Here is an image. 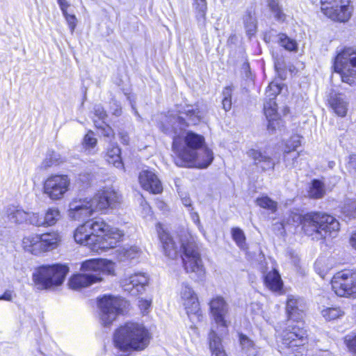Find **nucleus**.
Wrapping results in <instances>:
<instances>
[{
  "mask_svg": "<svg viewBox=\"0 0 356 356\" xmlns=\"http://www.w3.org/2000/svg\"><path fill=\"white\" fill-rule=\"evenodd\" d=\"M202 118V113L197 108L187 105L176 113L169 111L159 122V129L173 138L172 149L177 155L175 163L177 166L206 168L213 161L212 151L202 147L204 143L202 136L188 132L183 145L180 144V138L177 137L182 129L197 124Z\"/></svg>",
  "mask_w": 356,
  "mask_h": 356,
  "instance_id": "obj_1",
  "label": "nucleus"
},
{
  "mask_svg": "<svg viewBox=\"0 0 356 356\" xmlns=\"http://www.w3.org/2000/svg\"><path fill=\"white\" fill-rule=\"evenodd\" d=\"M28 219L26 222H29L31 225L37 227H44L42 222V216H40L38 213H28Z\"/></svg>",
  "mask_w": 356,
  "mask_h": 356,
  "instance_id": "obj_44",
  "label": "nucleus"
},
{
  "mask_svg": "<svg viewBox=\"0 0 356 356\" xmlns=\"http://www.w3.org/2000/svg\"><path fill=\"white\" fill-rule=\"evenodd\" d=\"M95 115L98 117L99 120H104L107 116L104 108L100 105H97L94 108Z\"/></svg>",
  "mask_w": 356,
  "mask_h": 356,
  "instance_id": "obj_50",
  "label": "nucleus"
},
{
  "mask_svg": "<svg viewBox=\"0 0 356 356\" xmlns=\"http://www.w3.org/2000/svg\"><path fill=\"white\" fill-rule=\"evenodd\" d=\"M70 179L65 175H51L44 182V193L52 200H61L70 189Z\"/></svg>",
  "mask_w": 356,
  "mask_h": 356,
  "instance_id": "obj_14",
  "label": "nucleus"
},
{
  "mask_svg": "<svg viewBox=\"0 0 356 356\" xmlns=\"http://www.w3.org/2000/svg\"><path fill=\"white\" fill-rule=\"evenodd\" d=\"M210 309L216 323L221 326L227 327V323L225 319L228 313L229 307L223 298L217 296L210 301Z\"/></svg>",
  "mask_w": 356,
  "mask_h": 356,
  "instance_id": "obj_17",
  "label": "nucleus"
},
{
  "mask_svg": "<svg viewBox=\"0 0 356 356\" xmlns=\"http://www.w3.org/2000/svg\"><path fill=\"white\" fill-rule=\"evenodd\" d=\"M280 86L275 82H271L266 91V97L268 99H275V97L280 92Z\"/></svg>",
  "mask_w": 356,
  "mask_h": 356,
  "instance_id": "obj_42",
  "label": "nucleus"
},
{
  "mask_svg": "<svg viewBox=\"0 0 356 356\" xmlns=\"http://www.w3.org/2000/svg\"><path fill=\"white\" fill-rule=\"evenodd\" d=\"M120 200V195L113 188H104L92 198L73 200L69 204L68 216L74 220H81L96 211L115 207Z\"/></svg>",
  "mask_w": 356,
  "mask_h": 356,
  "instance_id": "obj_4",
  "label": "nucleus"
},
{
  "mask_svg": "<svg viewBox=\"0 0 356 356\" xmlns=\"http://www.w3.org/2000/svg\"><path fill=\"white\" fill-rule=\"evenodd\" d=\"M13 291L10 290H6L4 293L0 296V300L12 301Z\"/></svg>",
  "mask_w": 356,
  "mask_h": 356,
  "instance_id": "obj_54",
  "label": "nucleus"
},
{
  "mask_svg": "<svg viewBox=\"0 0 356 356\" xmlns=\"http://www.w3.org/2000/svg\"><path fill=\"white\" fill-rule=\"evenodd\" d=\"M234 39H236V35H231V36L229 38V39H228V42H233Z\"/></svg>",
  "mask_w": 356,
  "mask_h": 356,
  "instance_id": "obj_62",
  "label": "nucleus"
},
{
  "mask_svg": "<svg viewBox=\"0 0 356 356\" xmlns=\"http://www.w3.org/2000/svg\"><path fill=\"white\" fill-rule=\"evenodd\" d=\"M334 67L343 82L356 85V50L347 48L342 51L337 56Z\"/></svg>",
  "mask_w": 356,
  "mask_h": 356,
  "instance_id": "obj_8",
  "label": "nucleus"
},
{
  "mask_svg": "<svg viewBox=\"0 0 356 356\" xmlns=\"http://www.w3.org/2000/svg\"><path fill=\"white\" fill-rule=\"evenodd\" d=\"M57 1L62 12H65V10L70 6V4L66 0H57Z\"/></svg>",
  "mask_w": 356,
  "mask_h": 356,
  "instance_id": "obj_57",
  "label": "nucleus"
},
{
  "mask_svg": "<svg viewBox=\"0 0 356 356\" xmlns=\"http://www.w3.org/2000/svg\"><path fill=\"white\" fill-rule=\"evenodd\" d=\"M122 236L119 229L111 227L99 218L86 221L79 226L74 233L76 243L88 246L95 252L116 247Z\"/></svg>",
  "mask_w": 356,
  "mask_h": 356,
  "instance_id": "obj_3",
  "label": "nucleus"
},
{
  "mask_svg": "<svg viewBox=\"0 0 356 356\" xmlns=\"http://www.w3.org/2000/svg\"><path fill=\"white\" fill-rule=\"evenodd\" d=\"M232 88L230 86H227L224 88L222 91L223 98L232 99Z\"/></svg>",
  "mask_w": 356,
  "mask_h": 356,
  "instance_id": "obj_56",
  "label": "nucleus"
},
{
  "mask_svg": "<svg viewBox=\"0 0 356 356\" xmlns=\"http://www.w3.org/2000/svg\"><path fill=\"white\" fill-rule=\"evenodd\" d=\"M181 299L186 314L192 322L201 321L202 314L196 293L186 283H183L180 291Z\"/></svg>",
  "mask_w": 356,
  "mask_h": 356,
  "instance_id": "obj_15",
  "label": "nucleus"
},
{
  "mask_svg": "<svg viewBox=\"0 0 356 356\" xmlns=\"http://www.w3.org/2000/svg\"><path fill=\"white\" fill-rule=\"evenodd\" d=\"M209 348L212 355L214 356H227L221 343L220 338L217 334L211 330L209 334Z\"/></svg>",
  "mask_w": 356,
  "mask_h": 356,
  "instance_id": "obj_30",
  "label": "nucleus"
},
{
  "mask_svg": "<svg viewBox=\"0 0 356 356\" xmlns=\"http://www.w3.org/2000/svg\"><path fill=\"white\" fill-rule=\"evenodd\" d=\"M344 342L348 349L356 354V335H348L344 339Z\"/></svg>",
  "mask_w": 356,
  "mask_h": 356,
  "instance_id": "obj_48",
  "label": "nucleus"
},
{
  "mask_svg": "<svg viewBox=\"0 0 356 356\" xmlns=\"http://www.w3.org/2000/svg\"><path fill=\"white\" fill-rule=\"evenodd\" d=\"M60 241L57 232H48L40 235H31L24 237L23 245L24 249L33 254H40L42 252L56 248Z\"/></svg>",
  "mask_w": 356,
  "mask_h": 356,
  "instance_id": "obj_9",
  "label": "nucleus"
},
{
  "mask_svg": "<svg viewBox=\"0 0 356 356\" xmlns=\"http://www.w3.org/2000/svg\"><path fill=\"white\" fill-rule=\"evenodd\" d=\"M264 113L268 120V129L269 130H275L280 127V120L277 113V106L275 99H268L264 105Z\"/></svg>",
  "mask_w": 356,
  "mask_h": 356,
  "instance_id": "obj_22",
  "label": "nucleus"
},
{
  "mask_svg": "<svg viewBox=\"0 0 356 356\" xmlns=\"http://www.w3.org/2000/svg\"><path fill=\"white\" fill-rule=\"evenodd\" d=\"M83 144L86 148H93L97 144V139L93 136V133L90 131L84 137Z\"/></svg>",
  "mask_w": 356,
  "mask_h": 356,
  "instance_id": "obj_47",
  "label": "nucleus"
},
{
  "mask_svg": "<svg viewBox=\"0 0 356 356\" xmlns=\"http://www.w3.org/2000/svg\"><path fill=\"white\" fill-rule=\"evenodd\" d=\"M6 215L10 221L15 224H21L27 221L28 212H26L21 207L13 205L9 206L6 209Z\"/></svg>",
  "mask_w": 356,
  "mask_h": 356,
  "instance_id": "obj_27",
  "label": "nucleus"
},
{
  "mask_svg": "<svg viewBox=\"0 0 356 356\" xmlns=\"http://www.w3.org/2000/svg\"><path fill=\"white\" fill-rule=\"evenodd\" d=\"M244 66H245V69L246 68H249V64L248 63H245Z\"/></svg>",
  "mask_w": 356,
  "mask_h": 356,
  "instance_id": "obj_63",
  "label": "nucleus"
},
{
  "mask_svg": "<svg viewBox=\"0 0 356 356\" xmlns=\"http://www.w3.org/2000/svg\"><path fill=\"white\" fill-rule=\"evenodd\" d=\"M331 285L338 296L356 298V270H344L337 273L332 277Z\"/></svg>",
  "mask_w": 356,
  "mask_h": 356,
  "instance_id": "obj_11",
  "label": "nucleus"
},
{
  "mask_svg": "<svg viewBox=\"0 0 356 356\" xmlns=\"http://www.w3.org/2000/svg\"><path fill=\"white\" fill-rule=\"evenodd\" d=\"M349 243L353 248L356 250V232H353L349 239Z\"/></svg>",
  "mask_w": 356,
  "mask_h": 356,
  "instance_id": "obj_58",
  "label": "nucleus"
},
{
  "mask_svg": "<svg viewBox=\"0 0 356 356\" xmlns=\"http://www.w3.org/2000/svg\"><path fill=\"white\" fill-rule=\"evenodd\" d=\"M138 179L141 186L152 193L158 194L163 190L160 180L152 171L147 170L141 171Z\"/></svg>",
  "mask_w": 356,
  "mask_h": 356,
  "instance_id": "obj_18",
  "label": "nucleus"
},
{
  "mask_svg": "<svg viewBox=\"0 0 356 356\" xmlns=\"http://www.w3.org/2000/svg\"><path fill=\"white\" fill-rule=\"evenodd\" d=\"M193 7L198 26L202 28L205 27L207 11V0H193Z\"/></svg>",
  "mask_w": 356,
  "mask_h": 356,
  "instance_id": "obj_28",
  "label": "nucleus"
},
{
  "mask_svg": "<svg viewBox=\"0 0 356 356\" xmlns=\"http://www.w3.org/2000/svg\"><path fill=\"white\" fill-rule=\"evenodd\" d=\"M62 13H63V15L67 23L68 24V26L70 29L71 32L73 33L76 28V22H77L76 16L74 14L68 13L67 10H65V12H62Z\"/></svg>",
  "mask_w": 356,
  "mask_h": 356,
  "instance_id": "obj_45",
  "label": "nucleus"
},
{
  "mask_svg": "<svg viewBox=\"0 0 356 356\" xmlns=\"http://www.w3.org/2000/svg\"><path fill=\"white\" fill-rule=\"evenodd\" d=\"M282 344L286 349V354L301 353L307 343V334L302 327V323L297 321L295 325H289L282 332Z\"/></svg>",
  "mask_w": 356,
  "mask_h": 356,
  "instance_id": "obj_10",
  "label": "nucleus"
},
{
  "mask_svg": "<svg viewBox=\"0 0 356 356\" xmlns=\"http://www.w3.org/2000/svg\"><path fill=\"white\" fill-rule=\"evenodd\" d=\"M151 303L152 301L148 300L140 299L138 300V306L143 314L147 312Z\"/></svg>",
  "mask_w": 356,
  "mask_h": 356,
  "instance_id": "obj_51",
  "label": "nucleus"
},
{
  "mask_svg": "<svg viewBox=\"0 0 356 356\" xmlns=\"http://www.w3.org/2000/svg\"><path fill=\"white\" fill-rule=\"evenodd\" d=\"M112 263L106 259H90L81 264V270L85 273L98 274L100 277L102 273L110 271Z\"/></svg>",
  "mask_w": 356,
  "mask_h": 356,
  "instance_id": "obj_20",
  "label": "nucleus"
},
{
  "mask_svg": "<svg viewBox=\"0 0 356 356\" xmlns=\"http://www.w3.org/2000/svg\"><path fill=\"white\" fill-rule=\"evenodd\" d=\"M120 149L118 146H111L107 150L106 160L117 168H123V163L120 156Z\"/></svg>",
  "mask_w": 356,
  "mask_h": 356,
  "instance_id": "obj_31",
  "label": "nucleus"
},
{
  "mask_svg": "<svg viewBox=\"0 0 356 356\" xmlns=\"http://www.w3.org/2000/svg\"><path fill=\"white\" fill-rule=\"evenodd\" d=\"M122 143L127 144L129 141V138L127 135L122 136Z\"/></svg>",
  "mask_w": 356,
  "mask_h": 356,
  "instance_id": "obj_60",
  "label": "nucleus"
},
{
  "mask_svg": "<svg viewBox=\"0 0 356 356\" xmlns=\"http://www.w3.org/2000/svg\"><path fill=\"white\" fill-rule=\"evenodd\" d=\"M120 111H116L115 114V115H120Z\"/></svg>",
  "mask_w": 356,
  "mask_h": 356,
  "instance_id": "obj_64",
  "label": "nucleus"
},
{
  "mask_svg": "<svg viewBox=\"0 0 356 356\" xmlns=\"http://www.w3.org/2000/svg\"><path fill=\"white\" fill-rule=\"evenodd\" d=\"M156 229L164 254L170 259H175L180 254L186 272L191 274L193 279L202 280L204 276L205 269L196 243V238L190 232H184L180 236L177 244L164 230L161 224L156 225Z\"/></svg>",
  "mask_w": 356,
  "mask_h": 356,
  "instance_id": "obj_2",
  "label": "nucleus"
},
{
  "mask_svg": "<svg viewBox=\"0 0 356 356\" xmlns=\"http://www.w3.org/2000/svg\"><path fill=\"white\" fill-rule=\"evenodd\" d=\"M268 6L277 20L284 21L285 19V14L277 0H268Z\"/></svg>",
  "mask_w": 356,
  "mask_h": 356,
  "instance_id": "obj_35",
  "label": "nucleus"
},
{
  "mask_svg": "<svg viewBox=\"0 0 356 356\" xmlns=\"http://www.w3.org/2000/svg\"><path fill=\"white\" fill-rule=\"evenodd\" d=\"M305 302L303 299L289 296L286 301V312L290 319L299 321L302 318L305 309Z\"/></svg>",
  "mask_w": 356,
  "mask_h": 356,
  "instance_id": "obj_21",
  "label": "nucleus"
},
{
  "mask_svg": "<svg viewBox=\"0 0 356 356\" xmlns=\"http://www.w3.org/2000/svg\"><path fill=\"white\" fill-rule=\"evenodd\" d=\"M181 202L184 206L191 207L192 204H191V200L190 197H186V196L182 197Z\"/></svg>",
  "mask_w": 356,
  "mask_h": 356,
  "instance_id": "obj_59",
  "label": "nucleus"
},
{
  "mask_svg": "<svg viewBox=\"0 0 356 356\" xmlns=\"http://www.w3.org/2000/svg\"><path fill=\"white\" fill-rule=\"evenodd\" d=\"M344 165L350 174L356 173V154L349 155L345 160Z\"/></svg>",
  "mask_w": 356,
  "mask_h": 356,
  "instance_id": "obj_43",
  "label": "nucleus"
},
{
  "mask_svg": "<svg viewBox=\"0 0 356 356\" xmlns=\"http://www.w3.org/2000/svg\"><path fill=\"white\" fill-rule=\"evenodd\" d=\"M232 235L234 241L240 247L243 248L245 245V236L244 232L240 228H233L232 229Z\"/></svg>",
  "mask_w": 356,
  "mask_h": 356,
  "instance_id": "obj_41",
  "label": "nucleus"
},
{
  "mask_svg": "<svg viewBox=\"0 0 356 356\" xmlns=\"http://www.w3.org/2000/svg\"><path fill=\"white\" fill-rule=\"evenodd\" d=\"M92 175L88 172L81 173L77 178V182L81 184V186L83 188L87 187L90 184Z\"/></svg>",
  "mask_w": 356,
  "mask_h": 356,
  "instance_id": "obj_46",
  "label": "nucleus"
},
{
  "mask_svg": "<svg viewBox=\"0 0 356 356\" xmlns=\"http://www.w3.org/2000/svg\"><path fill=\"white\" fill-rule=\"evenodd\" d=\"M222 104L225 111H229L232 108V99L222 98Z\"/></svg>",
  "mask_w": 356,
  "mask_h": 356,
  "instance_id": "obj_55",
  "label": "nucleus"
},
{
  "mask_svg": "<svg viewBox=\"0 0 356 356\" xmlns=\"http://www.w3.org/2000/svg\"><path fill=\"white\" fill-rule=\"evenodd\" d=\"M191 218L193 222L197 226L198 229L202 232H204L203 226L202 225L200 220L199 215L197 212L191 211Z\"/></svg>",
  "mask_w": 356,
  "mask_h": 356,
  "instance_id": "obj_52",
  "label": "nucleus"
},
{
  "mask_svg": "<svg viewBox=\"0 0 356 356\" xmlns=\"http://www.w3.org/2000/svg\"><path fill=\"white\" fill-rule=\"evenodd\" d=\"M329 102L337 115L344 117L346 115L348 102L344 95L333 94L330 96Z\"/></svg>",
  "mask_w": 356,
  "mask_h": 356,
  "instance_id": "obj_25",
  "label": "nucleus"
},
{
  "mask_svg": "<svg viewBox=\"0 0 356 356\" xmlns=\"http://www.w3.org/2000/svg\"><path fill=\"white\" fill-rule=\"evenodd\" d=\"M243 23L246 33L249 36L256 33L257 22L255 17L250 11H247L243 15Z\"/></svg>",
  "mask_w": 356,
  "mask_h": 356,
  "instance_id": "obj_34",
  "label": "nucleus"
},
{
  "mask_svg": "<svg viewBox=\"0 0 356 356\" xmlns=\"http://www.w3.org/2000/svg\"><path fill=\"white\" fill-rule=\"evenodd\" d=\"M277 42L288 51H296L297 49V43L294 40H292L287 37L284 33L277 35Z\"/></svg>",
  "mask_w": 356,
  "mask_h": 356,
  "instance_id": "obj_39",
  "label": "nucleus"
},
{
  "mask_svg": "<svg viewBox=\"0 0 356 356\" xmlns=\"http://www.w3.org/2000/svg\"><path fill=\"white\" fill-rule=\"evenodd\" d=\"M300 145V138L298 135L293 136L286 141L284 151V161L286 166H293L294 162H289V156L293 154V161L298 159L299 152H296V148Z\"/></svg>",
  "mask_w": 356,
  "mask_h": 356,
  "instance_id": "obj_24",
  "label": "nucleus"
},
{
  "mask_svg": "<svg viewBox=\"0 0 356 356\" xmlns=\"http://www.w3.org/2000/svg\"><path fill=\"white\" fill-rule=\"evenodd\" d=\"M292 155H293V154H290V155L289 156V162H293V156H292ZM297 159H295L293 160L294 164H295V163H296V162L297 161ZM289 167H290V168H293V166H289ZM293 167H295V165H293Z\"/></svg>",
  "mask_w": 356,
  "mask_h": 356,
  "instance_id": "obj_61",
  "label": "nucleus"
},
{
  "mask_svg": "<svg viewBox=\"0 0 356 356\" xmlns=\"http://www.w3.org/2000/svg\"><path fill=\"white\" fill-rule=\"evenodd\" d=\"M148 283V277L142 273H137L123 280L122 287L132 296H137L143 293Z\"/></svg>",
  "mask_w": 356,
  "mask_h": 356,
  "instance_id": "obj_16",
  "label": "nucleus"
},
{
  "mask_svg": "<svg viewBox=\"0 0 356 356\" xmlns=\"http://www.w3.org/2000/svg\"><path fill=\"white\" fill-rule=\"evenodd\" d=\"M151 334L142 323L129 322L117 329L114 333L115 346L123 352L141 351L149 344Z\"/></svg>",
  "mask_w": 356,
  "mask_h": 356,
  "instance_id": "obj_6",
  "label": "nucleus"
},
{
  "mask_svg": "<svg viewBox=\"0 0 356 356\" xmlns=\"http://www.w3.org/2000/svg\"><path fill=\"white\" fill-rule=\"evenodd\" d=\"M248 155L252 160L254 164L261 168L263 170H273L275 163L270 156L261 151L251 149L248 152Z\"/></svg>",
  "mask_w": 356,
  "mask_h": 356,
  "instance_id": "obj_23",
  "label": "nucleus"
},
{
  "mask_svg": "<svg viewBox=\"0 0 356 356\" xmlns=\"http://www.w3.org/2000/svg\"><path fill=\"white\" fill-rule=\"evenodd\" d=\"M264 283L272 291H280L283 286V282L278 271L275 269L266 273H264Z\"/></svg>",
  "mask_w": 356,
  "mask_h": 356,
  "instance_id": "obj_26",
  "label": "nucleus"
},
{
  "mask_svg": "<svg viewBox=\"0 0 356 356\" xmlns=\"http://www.w3.org/2000/svg\"><path fill=\"white\" fill-rule=\"evenodd\" d=\"M124 300L110 295L104 296L99 300V318L103 326H109L116 319L124 307Z\"/></svg>",
  "mask_w": 356,
  "mask_h": 356,
  "instance_id": "obj_12",
  "label": "nucleus"
},
{
  "mask_svg": "<svg viewBox=\"0 0 356 356\" xmlns=\"http://www.w3.org/2000/svg\"><path fill=\"white\" fill-rule=\"evenodd\" d=\"M62 218L61 213L58 208L51 207L48 208L42 216L44 227L55 225Z\"/></svg>",
  "mask_w": 356,
  "mask_h": 356,
  "instance_id": "obj_29",
  "label": "nucleus"
},
{
  "mask_svg": "<svg viewBox=\"0 0 356 356\" xmlns=\"http://www.w3.org/2000/svg\"><path fill=\"white\" fill-rule=\"evenodd\" d=\"M102 280L98 274L80 273L74 275L70 279L68 285L70 288L79 290L82 288L88 287L90 285L98 282Z\"/></svg>",
  "mask_w": 356,
  "mask_h": 356,
  "instance_id": "obj_19",
  "label": "nucleus"
},
{
  "mask_svg": "<svg viewBox=\"0 0 356 356\" xmlns=\"http://www.w3.org/2000/svg\"><path fill=\"white\" fill-rule=\"evenodd\" d=\"M138 248L136 247H131L129 249H127L124 252V257L127 259H134L138 254Z\"/></svg>",
  "mask_w": 356,
  "mask_h": 356,
  "instance_id": "obj_53",
  "label": "nucleus"
},
{
  "mask_svg": "<svg viewBox=\"0 0 356 356\" xmlns=\"http://www.w3.org/2000/svg\"><path fill=\"white\" fill-rule=\"evenodd\" d=\"M350 2V0H321V10L332 20L345 22L353 12Z\"/></svg>",
  "mask_w": 356,
  "mask_h": 356,
  "instance_id": "obj_13",
  "label": "nucleus"
},
{
  "mask_svg": "<svg viewBox=\"0 0 356 356\" xmlns=\"http://www.w3.org/2000/svg\"><path fill=\"white\" fill-rule=\"evenodd\" d=\"M69 268L65 265H42L35 269L33 281L40 289H55L63 284Z\"/></svg>",
  "mask_w": 356,
  "mask_h": 356,
  "instance_id": "obj_7",
  "label": "nucleus"
},
{
  "mask_svg": "<svg viewBox=\"0 0 356 356\" xmlns=\"http://www.w3.org/2000/svg\"><path fill=\"white\" fill-rule=\"evenodd\" d=\"M238 339L241 348V351L243 354L245 355V356H250L251 355L254 354V343L251 339H250L245 334L239 333Z\"/></svg>",
  "mask_w": 356,
  "mask_h": 356,
  "instance_id": "obj_32",
  "label": "nucleus"
},
{
  "mask_svg": "<svg viewBox=\"0 0 356 356\" xmlns=\"http://www.w3.org/2000/svg\"><path fill=\"white\" fill-rule=\"evenodd\" d=\"M95 123L97 127L101 129V134L107 138H113L114 136V132L113 129L108 124L97 125L96 121H95Z\"/></svg>",
  "mask_w": 356,
  "mask_h": 356,
  "instance_id": "obj_49",
  "label": "nucleus"
},
{
  "mask_svg": "<svg viewBox=\"0 0 356 356\" xmlns=\"http://www.w3.org/2000/svg\"><path fill=\"white\" fill-rule=\"evenodd\" d=\"M342 213L349 218H356V201L348 200L342 207Z\"/></svg>",
  "mask_w": 356,
  "mask_h": 356,
  "instance_id": "obj_40",
  "label": "nucleus"
},
{
  "mask_svg": "<svg viewBox=\"0 0 356 356\" xmlns=\"http://www.w3.org/2000/svg\"><path fill=\"white\" fill-rule=\"evenodd\" d=\"M286 223L294 226L301 224L305 233L317 240L329 236L334 237L340 229L339 222L336 218L321 212L309 213L305 216L291 212Z\"/></svg>",
  "mask_w": 356,
  "mask_h": 356,
  "instance_id": "obj_5",
  "label": "nucleus"
},
{
  "mask_svg": "<svg viewBox=\"0 0 356 356\" xmlns=\"http://www.w3.org/2000/svg\"><path fill=\"white\" fill-rule=\"evenodd\" d=\"M257 204L260 207L270 210L272 213H275L277 209V203L271 200L268 196L258 197L256 200Z\"/></svg>",
  "mask_w": 356,
  "mask_h": 356,
  "instance_id": "obj_38",
  "label": "nucleus"
},
{
  "mask_svg": "<svg viewBox=\"0 0 356 356\" xmlns=\"http://www.w3.org/2000/svg\"><path fill=\"white\" fill-rule=\"evenodd\" d=\"M321 314L325 320L332 321L343 316L344 312L339 307H327L321 311Z\"/></svg>",
  "mask_w": 356,
  "mask_h": 356,
  "instance_id": "obj_36",
  "label": "nucleus"
},
{
  "mask_svg": "<svg viewBox=\"0 0 356 356\" xmlns=\"http://www.w3.org/2000/svg\"><path fill=\"white\" fill-rule=\"evenodd\" d=\"M325 194L323 184L319 180H314L309 190V196L312 198H321Z\"/></svg>",
  "mask_w": 356,
  "mask_h": 356,
  "instance_id": "obj_37",
  "label": "nucleus"
},
{
  "mask_svg": "<svg viewBox=\"0 0 356 356\" xmlns=\"http://www.w3.org/2000/svg\"><path fill=\"white\" fill-rule=\"evenodd\" d=\"M63 161L60 155L54 151H49L41 163L40 168L47 170L54 165H57Z\"/></svg>",
  "mask_w": 356,
  "mask_h": 356,
  "instance_id": "obj_33",
  "label": "nucleus"
}]
</instances>
